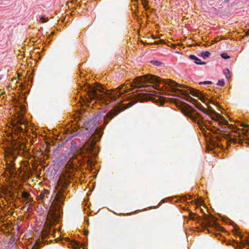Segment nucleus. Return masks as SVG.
<instances>
[{"mask_svg": "<svg viewBox=\"0 0 249 249\" xmlns=\"http://www.w3.org/2000/svg\"><path fill=\"white\" fill-rule=\"evenodd\" d=\"M182 87H178L175 91H171L181 94L187 98H190L192 101L198 104L197 107L203 111L204 114L202 116L195 111L191 107L185 104H182L181 107L182 112L188 116L197 124L204 133L210 132L219 134L220 132H228V134L222 133L221 138L228 140L230 142H236L237 141L236 138H239V140H244L249 139V125L242 124L241 126L243 128H236L233 124H229L228 121L220 114L212 109L210 104L218 105V103L211 101L206 98L200 91L184 85Z\"/></svg>", "mask_w": 249, "mask_h": 249, "instance_id": "nucleus-1", "label": "nucleus"}, {"mask_svg": "<svg viewBox=\"0 0 249 249\" xmlns=\"http://www.w3.org/2000/svg\"><path fill=\"white\" fill-rule=\"evenodd\" d=\"M218 41L216 40H213L212 41V44H215V43L217 42Z\"/></svg>", "mask_w": 249, "mask_h": 249, "instance_id": "nucleus-27", "label": "nucleus"}, {"mask_svg": "<svg viewBox=\"0 0 249 249\" xmlns=\"http://www.w3.org/2000/svg\"><path fill=\"white\" fill-rule=\"evenodd\" d=\"M150 84H153L156 89L165 88L169 91H175L178 87H182L183 86L179 85L174 81L170 79L160 80V77L148 74L138 77L133 80L132 83H127L122 85L117 89L107 90L106 92L103 91V88L101 85L98 84L97 87H92L89 85H84L82 87V90H85V93L83 95L85 96L86 102H90L93 100L101 101V103L106 105L108 104L111 101H114L117 98L121 99L118 102H123L124 99L129 100L138 96L139 100H155L160 99L158 96H154L152 93H149V91L145 90V92L137 93L130 95L128 92L133 90L135 88H149Z\"/></svg>", "mask_w": 249, "mask_h": 249, "instance_id": "nucleus-2", "label": "nucleus"}, {"mask_svg": "<svg viewBox=\"0 0 249 249\" xmlns=\"http://www.w3.org/2000/svg\"><path fill=\"white\" fill-rule=\"evenodd\" d=\"M121 111V110L118 107H115L112 110H111L105 116L104 119V124L105 125L107 124L108 123V122L114 118V117L117 115Z\"/></svg>", "mask_w": 249, "mask_h": 249, "instance_id": "nucleus-6", "label": "nucleus"}, {"mask_svg": "<svg viewBox=\"0 0 249 249\" xmlns=\"http://www.w3.org/2000/svg\"><path fill=\"white\" fill-rule=\"evenodd\" d=\"M249 236L248 237V240H247L246 244H249Z\"/></svg>", "mask_w": 249, "mask_h": 249, "instance_id": "nucleus-31", "label": "nucleus"}, {"mask_svg": "<svg viewBox=\"0 0 249 249\" xmlns=\"http://www.w3.org/2000/svg\"><path fill=\"white\" fill-rule=\"evenodd\" d=\"M0 79H1V78H0Z\"/></svg>", "mask_w": 249, "mask_h": 249, "instance_id": "nucleus-33", "label": "nucleus"}, {"mask_svg": "<svg viewBox=\"0 0 249 249\" xmlns=\"http://www.w3.org/2000/svg\"><path fill=\"white\" fill-rule=\"evenodd\" d=\"M14 112L11 119V131L13 133L18 135L20 133L28 131V121L24 119L25 106L18 103L11 109Z\"/></svg>", "mask_w": 249, "mask_h": 249, "instance_id": "nucleus-4", "label": "nucleus"}, {"mask_svg": "<svg viewBox=\"0 0 249 249\" xmlns=\"http://www.w3.org/2000/svg\"><path fill=\"white\" fill-rule=\"evenodd\" d=\"M130 104H131V102H129L128 104H124V105L125 106L129 105V106H131L132 105H130Z\"/></svg>", "mask_w": 249, "mask_h": 249, "instance_id": "nucleus-29", "label": "nucleus"}, {"mask_svg": "<svg viewBox=\"0 0 249 249\" xmlns=\"http://www.w3.org/2000/svg\"><path fill=\"white\" fill-rule=\"evenodd\" d=\"M21 197L23 201L25 202L26 205L27 206H30L31 205L33 199L31 197L30 194L28 192L23 191L22 192Z\"/></svg>", "mask_w": 249, "mask_h": 249, "instance_id": "nucleus-7", "label": "nucleus"}, {"mask_svg": "<svg viewBox=\"0 0 249 249\" xmlns=\"http://www.w3.org/2000/svg\"><path fill=\"white\" fill-rule=\"evenodd\" d=\"M68 240L70 241V238H68Z\"/></svg>", "mask_w": 249, "mask_h": 249, "instance_id": "nucleus-32", "label": "nucleus"}, {"mask_svg": "<svg viewBox=\"0 0 249 249\" xmlns=\"http://www.w3.org/2000/svg\"><path fill=\"white\" fill-rule=\"evenodd\" d=\"M151 63L154 65H156V66H160L161 64V63L159 62V61H151Z\"/></svg>", "mask_w": 249, "mask_h": 249, "instance_id": "nucleus-23", "label": "nucleus"}, {"mask_svg": "<svg viewBox=\"0 0 249 249\" xmlns=\"http://www.w3.org/2000/svg\"><path fill=\"white\" fill-rule=\"evenodd\" d=\"M233 234H234L236 235L240 236V239H241L243 237L242 236H240V233L238 229L234 228V229L233 230Z\"/></svg>", "mask_w": 249, "mask_h": 249, "instance_id": "nucleus-15", "label": "nucleus"}, {"mask_svg": "<svg viewBox=\"0 0 249 249\" xmlns=\"http://www.w3.org/2000/svg\"><path fill=\"white\" fill-rule=\"evenodd\" d=\"M95 145L94 141H88L82 148L77 149L75 146L71 144V149L74 156L70 158L66 164L65 171L60 177L55 187L57 191L52 203L42 231V239H44L48 237L50 232L51 227L56 224L60 218L62 207L67 195L66 190L74 176V167L72 160L77 158L78 156L82 155L85 151L87 153L90 152L94 148Z\"/></svg>", "mask_w": 249, "mask_h": 249, "instance_id": "nucleus-3", "label": "nucleus"}, {"mask_svg": "<svg viewBox=\"0 0 249 249\" xmlns=\"http://www.w3.org/2000/svg\"><path fill=\"white\" fill-rule=\"evenodd\" d=\"M88 233H89V231H84V234H85L86 236L88 235Z\"/></svg>", "mask_w": 249, "mask_h": 249, "instance_id": "nucleus-26", "label": "nucleus"}, {"mask_svg": "<svg viewBox=\"0 0 249 249\" xmlns=\"http://www.w3.org/2000/svg\"><path fill=\"white\" fill-rule=\"evenodd\" d=\"M234 243L238 246L240 248H243L244 247L245 244L242 241H241L240 243H238L237 241H234Z\"/></svg>", "mask_w": 249, "mask_h": 249, "instance_id": "nucleus-16", "label": "nucleus"}, {"mask_svg": "<svg viewBox=\"0 0 249 249\" xmlns=\"http://www.w3.org/2000/svg\"><path fill=\"white\" fill-rule=\"evenodd\" d=\"M224 74L227 79H230L231 77V74L230 71L228 69H226L224 71Z\"/></svg>", "mask_w": 249, "mask_h": 249, "instance_id": "nucleus-13", "label": "nucleus"}, {"mask_svg": "<svg viewBox=\"0 0 249 249\" xmlns=\"http://www.w3.org/2000/svg\"><path fill=\"white\" fill-rule=\"evenodd\" d=\"M210 55V53L208 51H205L202 52L201 53V56H202L203 58H206V57H208Z\"/></svg>", "mask_w": 249, "mask_h": 249, "instance_id": "nucleus-12", "label": "nucleus"}, {"mask_svg": "<svg viewBox=\"0 0 249 249\" xmlns=\"http://www.w3.org/2000/svg\"><path fill=\"white\" fill-rule=\"evenodd\" d=\"M211 83H212V82H210V81H205V82H204L203 83V84H211Z\"/></svg>", "mask_w": 249, "mask_h": 249, "instance_id": "nucleus-25", "label": "nucleus"}, {"mask_svg": "<svg viewBox=\"0 0 249 249\" xmlns=\"http://www.w3.org/2000/svg\"><path fill=\"white\" fill-rule=\"evenodd\" d=\"M85 160L87 161V162L91 166H93L94 165V162L89 159H86Z\"/></svg>", "mask_w": 249, "mask_h": 249, "instance_id": "nucleus-19", "label": "nucleus"}, {"mask_svg": "<svg viewBox=\"0 0 249 249\" xmlns=\"http://www.w3.org/2000/svg\"><path fill=\"white\" fill-rule=\"evenodd\" d=\"M71 245L73 249H77L79 248V244L75 241H71Z\"/></svg>", "mask_w": 249, "mask_h": 249, "instance_id": "nucleus-11", "label": "nucleus"}, {"mask_svg": "<svg viewBox=\"0 0 249 249\" xmlns=\"http://www.w3.org/2000/svg\"><path fill=\"white\" fill-rule=\"evenodd\" d=\"M192 196H183L182 198L183 201H187L188 200L191 199L192 198Z\"/></svg>", "mask_w": 249, "mask_h": 249, "instance_id": "nucleus-22", "label": "nucleus"}, {"mask_svg": "<svg viewBox=\"0 0 249 249\" xmlns=\"http://www.w3.org/2000/svg\"><path fill=\"white\" fill-rule=\"evenodd\" d=\"M189 216L191 219L195 220L196 217V214L194 213H190Z\"/></svg>", "mask_w": 249, "mask_h": 249, "instance_id": "nucleus-18", "label": "nucleus"}, {"mask_svg": "<svg viewBox=\"0 0 249 249\" xmlns=\"http://www.w3.org/2000/svg\"><path fill=\"white\" fill-rule=\"evenodd\" d=\"M49 194V191L47 190L44 189L40 193V194L37 196V199L40 201L42 202L45 198V197Z\"/></svg>", "mask_w": 249, "mask_h": 249, "instance_id": "nucleus-8", "label": "nucleus"}, {"mask_svg": "<svg viewBox=\"0 0 249 249\" xmlns=\"http://www.w3.org/2000/svg\"><path fill=\"white\" fill-rule=\"evenodd\" d=\"M195 203L196 205H199V202L197 201H196Z\"/></svg>", "mask_w": 249, "mask_h": 249, "instance_id": "nucleus-30", "label": "nucleus"}, {"mask_svg": "<svg viewBox=\"0 0 249 249\" xmlns=\"http://www.w3.org/2000/svg\"><path fill=\"white\" fill-rule=\"evenodd\" d=\"M221 56L224 59H228L230 57L227 53H222L221 54Z\"/></svg>", "mask_w": 249, "mask_h": 249, "instance_id": "nucleus-17", "label": "nucleus"}, {"mask_svg": "<svg viewBox=\"0 0 249 249\" xmlns=\"http://www.w3.org/2000/svg\"><path fill=\"white\" fill-rule=\"evenodd\" d=\"M25 145L23 142L19 141H14L11 143V146L5 150V160L7 167L9 171L14 173L16 170L14 160L17 158L18 154H22L23 153Z\"/></svg>", "mask_w": 249, "mask_h": 249, "instance_id": "nucleus-5", "label": "nucleus"}, {"mask_svg": "<svg viewBox=\"0 0 249 249\" xmlns=\"http://www.w3.org/2000/svg\"><path fill=\"white\" fill-rule=\"evenodd\" d=\"M216 228L219 231H223L224 230V229L222 227H220L219 226H216Z\"/></svg>", "mask_w": 249, "mask_h": 249, "instance_id": "nucleus-24", "label": "nucleus"}, {"mask_svg": "<svg viewBox=\"0 0 249 249\" xmlns=\"http://www.w3.org/2000/svg\"><path fill=\"white\" fill-rule=\"evenodd\" d=\"M246 36H249V30H248V31L246 32Z\"/></svg>", "mask_w": 249, "mask_h": 249, "instance_id": "nucleus-28", "label": "nucleus"}, {"mask_svg": "<svg viewBox=\"0 0 249 249\" xmlns=\"http://www.w3.org/2000/svg\"><path fill=\"white\" fill-rule=\"evenodd\" d=\"M217 85L220 86H223L225 85V82L223 80H219L217 82Z\"/></svg>", "mask_w": 249, "mask_h": 249, "instance_id": "nucleus-20", "label": "nucleus"}, {"mask_svg": "<svg viewBox=\"0 0 249 249\" xmlns=\"http://www.w3.org/2000/svg\"><path fill=\"white\" fill-rule=\"evenodd\" d=\"M189 57L191 59L194 60L195 63L196 64L203 65L206 64L205 62H202L200 59L194 55H190Z\"/></svg>", "mask_w": 249, "mask_h": 249, "instance_id": "nucleus-10", "label": "nucleus"}, {"mask_svg": "<svg viewBox=\"0 0 249 249\" xmlns=\"http://www.w3.org/2000/svg\"><path fill=\"white\" fill-rule=\"evenodd\" d=\"M1 193H2L4 195H9L11 196V192L10 190V187L3 186L1 188Z\"/></svg>", "mask_w": 249, "mask_h": 249, "instance_id": "nucleus-9", "label": "nucleus"}, {"mask_svg": "<svg viewBox=\"0 0 249 249\" xmlns=\"http://www.w3.org/2000/svg\"><path fill=\"white\" fill-rule=\"evenodd\" d=\"M48 21V18L44 17H41L40 18V22L41 23H44Z\"/></svg>", "mask_w": 249, "mask_h": 249, "instance_id": "nucleus-21", "label": "nucleus"}, {"mask_svg": "<svg viewBox=\"0 0 249 249\" xmlns=\"http://www.w3.org/2000/svg\"><path fill=\"white\" fill-rule=\"evenodd\" d=\"M148 1L146 0H142V3L145 10H147L149 8L148 6Z\"/></svg>", "mask_w": 249, "mask_h": 249, "instance_id": "nucleus-14", "label": "nucleus"}]
</instances>
